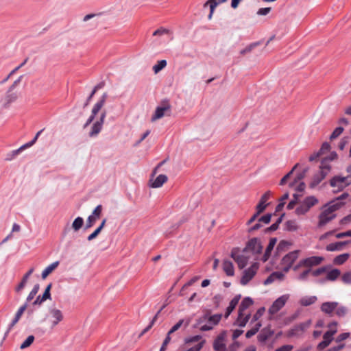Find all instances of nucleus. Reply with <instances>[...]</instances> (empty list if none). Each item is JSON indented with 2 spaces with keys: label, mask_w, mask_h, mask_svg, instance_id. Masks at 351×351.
Masks as SVG:
<instances>
[{
  "label": "nucleus",
  "mask_w": 351,
  "mask_h": 351,
  "mask_svg": "<svg viewBox=\"0 0 351 351\" xmlns=\"http://www.w3.org/2000/svg\"><path fill=\"white\" fill-rule=\"evenodd\" d=\"M221 317V314L211 315L209 312H207L203 316L199 317L197 321V324L199 326V330L201 331L212 330L215 326L218 324Z\"/></svg>",
  "instance_id": "obj_1"
},
{
  "label": "nucleus",
  "mask_w": 351,
  "mask_h": 351,
  "mask_svg": "<svg viewBox=\"0 0 351 351\" xmlns=\"http://www.w3.org/2000/svg\"><path fill=\"white\" fill-rule=\"evenodd\" d=\"M23 75H21L9 87L4 97L1 99V103L4 108H8L10 105L15 102L19 96V92L16 90V86L19 84Z\"/></svg>",
  "instance_id": "obj_2"
},
{
  "label": "nucleus",
  "mask_w": 351,
  "mask_h": 351,
  "mask_svg": "<svg viewBox=\"0 0 351 351\" xmlns=\"http://www.w3.org/2000/svg\"><path fill=\"white\" fill-rule=\"evenodd\" d=\"M342 203L337 202L328 206H325L319 216L318 226H324L327 223L332 220L336 216L335 212L338 210L342 206Z\"/></svg>",
  "instance_id": "obj_3"
},
{
  "label": "nucleus",
  "mask_w": 351,
  "mask_h": 351,
  "mask_svg": "<svg viewBox=\"0 0 351 351\" xmlns=\"http://www.w3.org/2000/svg\"><path fill=\"white\" fill-rule=\"evenodd\" d=\"M351 184V175L347 176H335L330 180V185L334 188V192L343 191Z\"/></svg>",
  "instance_id": "obj_4"
},
{
  "label": "nucleus",
  "mask_w": 351,
  "mask_h": 351,
  "mask_svg": "<svg viewBox=\"0 0 351 351\" xmlns=\"http://www.w3.org/2000/svg\"><path fill=\"white\" fill-rule=\"evenodd\" d=\"M231 257L237 263L238 267L240 269L244 268L250 258V254L245 249L240 250L238 248L232 249L231 252Z\"/></svg>",
  "instance_id": "obj_5"
},
{
  "label": "nucleus",
  "mask_w": 351,
  "mask_h": 351,
  "mask_svg": "<svg viewBox=\"0 0 351 351\" xmlns=\"http://www.w3.org/2000/svg\"><path fill=\"white\" fill-rule=\"evenodd\" d=\"M318 203V199L315 196L306 197L302 204L295 209L298 215H305L311 208Z\"/></svg>",
  "instance_id": "obj_6"
},
{
  "label": "nucleus",
  "mask_w": 351,
  "mask_h": 351,
  "mask_svg": "<svg viewBox=\"0 0 351 351\" xmlns=\"http://www.w3.org/2000/svg\"><path fill=\"white\" fill-rule=\"evenodd\" d=\"M170 112L171 105L168 101H165L156 108L151 120L152 121H155L162 118L165 115H169Z\"/></svg>",
  "instance_id": "obj_7"
},
{
  "label": "nucleus",
  "mask_w": 351,
  "mask_h": 351,
  "mask_svg": "<svg viewBox=\"0 0 351 351\" xmlns=\"http://www.w3.org/2000/svg\"><path fill=\"white\" fill-rule=\"evenodd\" d=\"M336 326L337 323L332 322L330 324H329L328 327L332 328L333 326L335 328ZM336 329H330L326 332L323 336L324 340L318 344L317 348L319 350H323L328 347L331 343L332 340L333 339V335L336 333Z\"/></svg>",
  "instance_id": "obj_8"
},
{
  "label": "nucleus",
  "mask_w": 351,
  "mask_h": 351,
  "mask_svg": "<svg viewBox=\"0 0 351 351\" xmlns=\"http://www.w3.org/2000/svg\"><path fill=\"white\" fill-rule=\"evenodd\" d=\"M300 251L295 250L285 255L282 259V265L285 271H288L295 261L298 258Z\"/></svg>",
  "instance_id": "obj_9"
},
{
  "label": "nucleus",
  "mask_w": 351,
  "mask_h": 351,
  "mask_svg": "<svg viewBox=\"0 0 351 351\" xmlns=\"http://www.w3.org/2000/svg\"><path fill=\"white\" fill-rule=\"evenodd\" d=\"M289 298V294H285L276 299L269 308V313L271 315L278 313L286 304Z\"/></svg>",
  "instance_id": "obj_10"
},
{
  "label": "nucleus",
  "mask_w": 351,
  "mask_h": 351,
  "mask_svg": "<svg viewBox=\"0 0 351 351\" xmlns=\"http://www.w3.org/2000/svg\"><path fill=\"white\" fill-rule=\"evenodd\" d=\"M62 311L57 308H52L49 311L48 321L51 328L57 326L63 319Z\"/></svg>",
  "instance_id": "obj_11"
},
{
  "label": "nucleus",
  "mask_w": 351,
  "mask_h": 351,
  "mask_svg": "<svg viewBox=\"0 0 351 351\" xmlns=\"http://www.w3.org/2000/svg\"><path fill=\"white\" fill-rule=\"evenodd\" d=\"M258 268V264L255 263L247 269L243 271V274L241 279V284L246 285L255 276Z\"/></svg>",
  "instance_id": "obj_12"
},
{
  "label": "nucleus",
  "mask_w": 351,
  "mask_h": 351,
  "mask_svg": "<svg viewBox=\"0 0 351 351\" xmlns=\"http://www.w3.org/2000/svg\"><path fill=\"white\" fill-rule=\"evenodd\" d=\"M324 259L322 256H311L304 258L300 261L298 265L295 267V269L299 267H306L310 269V267L313 266H317L321 264Z\"/></svg>",
  "instance_id": "obj_13"
},
{
  "label": "nucleus",
  "mask_w": 351,
  "mask_h": 351,
  "mask_svg": "<svg viewBox=\"0 0 351 351\" xmlns=\"http://www.w3.org/2000/svg\"><path fill=\"white\" fill-rule=\"evenodd\" d=\"M244 249L248 254L252 253L254 254H258L262 252L263 246L258 239L253 238L248 241Z\"/></svg>",
  "instance_id": "obj_14"
},
{
  "label": "nucleus",
  "mask_w": 351,
  "mask_h": 351,
  "mask_svg": "<svg viewBox=\"0 0 351 351\" xmlns=\"http://www.w3.org/2000/svg\"><path fill=\"white\" fill-rule=\"evenodd\" d=\"M43 130H40V131H38L36 136H34V138L29 142L25 143V145H22L21 147H20L19 149H15V150H13L10 154L9 156H10V158H8L7 159L8 160H11L12 158H14V157H16L18 154H19L23 150H24L26 148H28V147H30L31 146H32L37 141L38 136L40 135V134L43 132Z\"/></svg>",
  "instance_id": "obj_15"
},
{
  "label": "nucleus",
  "mask_w": 351,
  "mask_h": 351,
  "mask_svg": "<svg viewBox=\"0 0 351 351\" xmlns=\"http://www.w3.org/2000/svg\"><path fill=\"white\" fill-rule=\"evenodd\" d=\"M43 130H40V131H38L36 136H34V138L29 142L25 143V145H22L21 147H20L19 149H15V150H13L10 154L9 156H10V158H8L7 159L8 160H11L12 158H14V157H16L18 154H19L23 150H24L26 148H28V147H30L31 146H32L37 141L38 136L40 135V134L43 132Z\"/></svg>",
  "instance_id": "obj_16"
},
{
  "label": "nucleus",
  "mask_w": 351,
  "mask_h": 351,
  "mask_svg": "<svg viewBox=\"0 0 351 351\" xmlns=\"http://www.w3.org/2000/svg\"><path fill=\"white\" fill-rule=\"evenodd\" d=\"M106 116V111H104L101 114L99 121H97L96 123H95L92 127V130L89 134L90 136H97L102 128V125L104 123L105 117Z\"/></svg>",
  "instance_id": "obj_17"
},
{
  "label": "nucleus",
  "mask_w": 351,
  "mask_h": 351,
  "mask_svg": "<svg viewBox=\"0 0 351 351\" xmlns=\"http://www.w3.org/2000/svg\"><path fill=\"white\" fill-rule=\"evenodd\" d=\"M274 331L270 326L263 328L257 337L258 341L261 343H265L267 339L273 336Z\"/></svg>",
  "instance_id": "obj_18"
},
{
  "label": "nucleus",
  "mask_w": 351,
  "mask_h": 351,
  "mask_svg": "<svg viewBox=\"0 0 351 351\" xmlns=\"http://www.w3.org/2000/svg\"><path fill=\"white\" fill-rule=\"evenodd\" d=\"M228 0H208L207 1L204 5V7L206 8L207 6H209L210 8V13L208 16V19L210 20L213 17V14L215 12V10L216 7L222 3H226Z\"/></svg>",
  "instance_id": "obj_19"
},
{
  "label": "nucleus",
  "mask_w": 351,
  "mask_h": 351,
  "mask_svg": "<svg viewBox=\"0 0 351 351\" xmlns=\"http://www.w3.org/2000/svg\"><path fill=\"white\" fill-rule=\"evenodd\" d=\"M225 332L220 334L215 340L213 348L215 351H225L226 345L224 343Z\"/></svg>",
  "instance_id": "obj_20"
},
{
  "label": "nucleus",
  "mask_w": 351,
  "mask_h": 351,
  "mask_svg": "<svg viewBox=\"0 0 351 351\" xmlns=\"http://www.w3.org/2000/svg\"><path fill=\"white\" fill-rule=\"evenodd\" d=\"M337 306L338 302H326L322 304L321 311L325 313L326 314L330 315L332 313L335 311Z\"/></svg>",
  "instance_id": "obj_21"
},
{
  "label": "nucleus",
  "mask_w": 351,
  "mask_h": 351,
  "mask_svg": "<svg viewBox=\"0 0 351 351\" xmlns=\"http://www.w3.org/2000/svg\"><path fill=\"white\" fill-rule=\"evenodd\" d=\"M250 318V313H242L239 311L238 317L236 322H234V324L240 327H244L248 322Z\"/></svg>",
  "instance_id": "obj_22"
},
{
  "label": "nucleus",
  "mask_w": 351,
  "mask_h": 351,
  "mask_svg": "<svg viewBox=\"0 0 351 351\" xmlns=\"http://www.w3.org/2000/svg\"><path fill=\"white\" fill-rule=\"evenodd\" d=\"M311 321L308 320L305 322L301 323L293 328L290 332V335H295L299 332H302L306 330L311 326Z\"/></svg>",
  "instance_id": "obj_23"
},
{
  "label": "nucleus",
  "mask_w": 351,
  "mask_h": 351,
  "mask_svg": "<svg viewBox=\"0 0 351 351\" xmlns=\"http://www.w3.org/2000/svg\"><path fill=\"white\" fill-rule=\"evenodd\" d=\"M270 195L271 192L268 191L261 197L259 203L256 207V209L258 213H263L267 207L266 202L269 199Z\"/></svg>",
  "instance_id": "obj_24"
},
{
  "label": "nucleus",
  "mask_w": 351,
  "mask_h": 351,
  "mask_svg": "<svg viewBox=\"0 0 351 351\" xmlns=\"http://www.w3.org/2000/svg\"><path fill=\"white\" fill-rule=\"evenodd\" d=\"M350 243L351 241H345L330 243L326 247V250L328 252L339 251L343 246Z\"/></svg>",
  "instance_id": "obj_25"
},
{
  "label": "nucleus",
  "mask_w": 351,
  "mask_h": 351,
  "mask_svg": "<svg viewBox=\"0 0 351 351\" xmlns=\"http://www.w3.org/2000/svg\"><path fill=\"white\" fill-rule=\"evenodd\" d=\"M27 307V303L25 302L23 305H22L17 311L16 315H15V317L13 319V320L12 321L10 326H9V330H10L12 327H14L16 324L17 322L19 321V319H21L22 315L23 314V313L25 312V311L26 310Z\"/></svg>",
  "instance_id": "obj_26"
},
{
  "label": "nucleus",
  "mask_w": 351,
  "mask_h": 351,
  "mask_svg": "<svg viewBox=\"0 0 351 351\" xmlns=\"http://www.w3.org/2000/svg\"><path fill=\"white\" fill-rule=\"evenodd\" d=\"M241 298V295L235 296L230 302L229 306L226 308V311L225 313V317L228 318V316L231 314L233 310L235 308L236 306L238 304L239 300Z\"/></svg>",
  "instance_id": "obj_27"
},
{
  "label": "nucleus",
  "mask_w": 351,
  "mask_h": 351,
  "mask_svg": "<svg viewBox=\"0 0 351 351\" xmlns=\"http://www.w3.org/2000/svg\"><path fill=\"white\" fill-rule=\"evenodd\" d=\"M107 98V93H104L101 98L98 101L92 109V115L95 116L100 109L103 107Z\"/></svg>",
  "instance_id": "obj_28"
},
{
  "label": "nucleus",
  "mask_w": 351,
  "mask_h": 351,
  "mask_svg": "<svg viewBox=\"0 0 351 351\" xmlns=\"http://www.w3.org/2000/svg\"><path fill=\"white\" fill-rule=\"evenodd\" d=\"M276 243V239L274 238H272L269 240V244L267 246L266 250L265 252V254L263 257V261L265 262L267 261L269 257L270 256L271 252L273 250L275 245Z\"/></svg>",
  "instance_id": "obj_29"
},
{
  "label": "nucleus",
  "mask_w": 351,
  "mask_h": 351,
  "mask_svg": "<svg viewBox=\"0 0 351 351\" xmlns=\"http://www.w3.org/2000/svg\"><path fill=\"white\" fill-rule=\"evenodd\" d=\"M284 278V274L280 271L273 272L270 276L265 280V285H269L274 282L275 280H281Z\"/></svg>",
  "instance_id": "obj_30"
},
{
  "label": "nucleus",
  "mask_w": 351,
  "mask_h": 351,
  "mask_svg": "<svg viewBox=\"0 0 351 351\" xmlns=\"http://www.w3.org/2000/svg\"><path fill=\"white\" fill-rule=\"evenodd\" d=\"M223 269L228 276H232L234 274V266L231 261L225 260L223 263Z\"/></svg>",
  "instance_id": "obj_31"
},
{
  "label": "nucleus",
  "mask_w": 351,
  "mask_h": 351,
  "mask_svg": "<svg viewBox=\"0 0 351 351\" xmlns=\"http://www.w3.org/2000/svg\"><path fill=\"white\" fill-rule=\"evenodd\" d=\"M167 176L164 174L159 175L154 181L151 184L153 188H158L162 186L167 181Z\"/></svg>",
  "instance_id": "obj_32"
},
{
  "label": "nucleus",
  "mask_w": 351,
  "mask_h": 351,
  "mask_svg": "<svg viewBox=\"0 0 351 351\" xmlns=\"http://www.w3.org/2000/svg\"><path fill=\"white\" fill-rule=\"evenodd\" d=\"M317 300L316 296H305L300 300L299 303L303 306H308L315 303Z\"/></svg>",
  "instance_id": "obj_33"
},
{
  "label": "nucleus",
  "mask_w": 351,
  "mask_h": 351,
  "mask_svg": "<svg viewBox=\"0 0 351 351\" xmlns=\"http://www.w3.org/2000/svg\"><path fill=\"white\" fill-rule=\"evenodd\" d=\"M252 304L253 301L250 298H245L239 307V311L245 313V310L252 306Z\"/></svg>",
  "instance_id": "obj_34"
},
{
  "label": "nucleus",
  "mask_w": 351,
  "mask_h": 351,
  "mask_svg": "<svg viewBox=\"0 0 351 351\" xmlns=\"http://www.w3.org/2000/svg\"><path fill=\"white\" fill-rule=\"evenodd\" d=\"M58 265V262H54L47 266L42 272V278H46Z\"/></svg>",
  "instance_id": "obj_35"
},
{
  "label": "nucleus",
  "mask_w": 351,
  "mask_h": 351,
  "mask_svg": "<svg viewBox=\"0 0 351 351\" xmlns=\"http://www.w3.org/2000/svg\"><path fill=\"white\" fill-rule=\"evenodd\" d=\"M341 271L338 269H333L327 273L326 280L334 281L340 276Z\"/></svg>",
  "instance_id": "obj_36"
},
{
  "label": "nucleus",
  "mask_w": 351,
  "mask_h": 351,
  "mask_svg": "<svg viewBox=\"0 0 351 351\" xmlns=\"http://www.w3.org/2000/svg\"><path fill=\"white\" fill-rule=\"evenodd\" d=\"M349 256L350 255L348 253L338 255L334 258L333 263L337 265H342L348 259Z\"/></svg>",
  "instance_id": "obj_37"
},
{
  "label": "nucleus",
  "mask_w": 351,
  "mask_h": 351,
  "mask_svg": "<svg viewBox=\"0 0 351 351\" xmlns=\"http://www.w3.org/2000/svg\"><path fill=\"white\" fill-rule=\"evenodd\" d=\"M285 225V230L291 232L296 231L299 228L298 223L295 220H289L286 221Z\"/></svg>",
  "instance_id": "obj_38"
},
{
  "label": "nucleus",
  "mask_w": 351,
  "mask_h": 351,
  "mask_svg": "<svg viewBox=\"0 0 351 351\" xmlns=\"http://www.w3.org/2000/svg\"><path fill=\"white\" fill-rule=\"evenodd\" d=\"M106 219H104L102 221V222L100 224V226L92 234H90L88 237V241H92V240H93L94 239H95L97 237V235L100 233V232L101 231V230L104 227V226L106 224Z\"/></svg>",
  "instance_id": "obj_39"
},
{
  "label": "nucleus",
  "mask_w": 351,
  "mask_h": 351,
  "mask_svg": "<svg viewBox=\"0 0 351 351\" xmlns=\"http://www.w3.org/2000/svg\"><path fill=\"white\" fill-rule=\"evenodd\" d=\"M324 179V174H319L317 173L314 175L313 178V180L310 184L311 188H314L317 185H318Z\"/></svg>",
  "instance_id": "obj_40"
},
{
  "label": "nucleus",
  "mask_w": 351,
  "mask_h": 351,
  "mask_svg": "<svg viewBox=\"0 0 351 351\" xmlns=\"http://www.w3.org/2000/svg\"><path fill=\"white\" fill-rule=\"evenodd\" d=\"M167 66L165 60H160L153 66V71L155 73H158Z\"/></svg>",
  "instance_id": "obj_41"
},
{
  "label": "nucleus",
  "mask_w": 351,
  "mask_h": 351,
  "mask_svg": "<svg viewBox=\"0 0 351 351\" xmlns=\"http://www.w3.org/2000/svg\"><path fill=\"white\" fill-rule=\"evenodd\" d=\"M261 327V324L260 322L256 323V325L252 328H251L246 332L245 337L247 338L252 337L259 330Z\"/></svg>",
  "instance_id": "obj_42"
},
{
  "label": "nucleus",
  "mask_w": 351,
  "mask_h": 351,
  "mask_svg": "<svg viewBox=\"0 0 351 351\" xmlns=\"http://www.w3.org/2000/svg\"><path fill=\"white\" fill-rule=\"evenodd\" d=\"M83 223H84L83 219L82 217H78L73 222L72 228L75 231H77L78 230H80L82 227Z\"/></svg>",
  "instance_id": "obj_43"
},
{
  "label": "nucleus",
  "mask_w": 351,
  "mask_h": 351,
  "mask_svg": "<svg viewBox=\"0 0 351 351\" xmlns=\"http://www.w3.org/2000/svg\"><path fill=\"white\" fill-rule=\"evenodd\" d=\"M39 288H40V286L38 284H36L34 285L32 290L30 291V293H29V295L27 297V302H30L31 300H32L34 299V298L36 296V295L38 292Z\"/></svg>",
  "instance_id": "obj_44"
},
{
  "label": "nucleus",
  "mask_w": 351,
  "mask_h": 351,
  "mask_svg": "<svg viewBox=\"0 0 351 351\" xmlns=\"http://www.w3.org/2000/svg\"><path fill=\"white\" fill-rule=\"evenodd\" d=\"M34 341V337L29 335L20 346L21 349H25L30 346Z\"/></svg>",
  "instance_id": "obj_45"
},
{
  "label": "nucleus",
  "mask_w": 351,
  "mask_h": 351,
  "mask_svg": "<svg viewBox=\"0 0 351 351\" xmlns=\"http://www.w3.org/2000/svg\"><path fill=\"white\" fill-rule=\"evenodd\" d=\"M343 131V128L342 127H338L335 128V130L332 132L330 136V140H333L337 138L341 134Z\"/></svg>",
  "instance_id": "obj_46"
},
{
  "label": "nucleus",
  "mask_w": 351,
  "mask_h": 351,
  "mask_svg": "<svg viewBox=\"0 0 351 351\" xmlns=\"http://www.w3.org/2000/svg\"><path fill=\"white\" fill-rule=\"evenodd\" d=\"M205 343V340H202L197 345L193 347H191L187 350H183L182 351H200Z\"/></svg>",
  "instance_id": "obj_47"
},
{
  "label": "nucleus",
  "mask_w": 351,
  "mask_h": 351,
  "mask_svg": "<svg viewBox=\"0 0 351 351\" xmlns=\"http://www.w3.org/2000/svg\"><path fill=\"white\" fill-rule=\"evenodd\" d=\"M335 313L339 317L344 316L347 313V308L343 306H337V308H335Z\"/></svg>",
  "instance_id": "obj_48"
},
{
  "label": "nucleus",
  "mask_w": 351,
  "mask_h": 351,
  "mask_svg": "<svg viewBox=\"0 0 351 351\" xmlns=\"http://www.w3.org/2000/svg\"><path fill=\"white\" fill-rule=\"evenodd\" d=\"M51 287V285H49L46 289L45 292L43 293L42 297H41V301H45L46 300L50 298L51 294H50V289Z\"/></svg>",
  "instance_id": "obj_49"
},
{
  "label": "nucleus",
  "mask_w": 351,
  "mask_h": 351,
  "mask_svg": "<svg viewBox=\"0 0 351 351\" xmlns=\"http://www.w3.org/2000/svg\"><path fill=\"white\" fill-rule=\"evenodd\" d=\"M298 166V164H296L293 167V169H291V171L290 172H289L287 175H285L280 180V185H284L286 184L287 180L289 178L290 176L292 174L293 171L295 169V168Z\"/></svg>",
  "instance_id": "obj_50"
},
{
  "label": "nucleus",
  "mask_w": 351,
  "mask_h": 351,
  "mask_svg": "<svg viewBox=\"0 0 351 351\" xmlns=\"http://www.w3.org/2000/svg\"><path fill=\"white\" fill-rule=\"evenodd\" d=\"M341 280L346 284H351V272L348 271L343 274Z\"/></svg>",
  "instance_id": "obj_51"
},
{
  "label": "nucleus",
  "mask_w": 351,
  "mask_h": 351,
  "mask_svg": "<svg viewBox=\"0 0 351 351\" xmlns=\"http://www.w3.org/2000/svg\"><path fill=\"white\" fill-rule=\"evenodd\" d=\"M183 322H184V320L183 319H180L177 324H176L171 328V330L168 332L167 334H169V335H170L171 334H172L174 332H176V330H178L181 327V326L182 325Z\"/></svg>",
  "instance_id": "obj_52"
},
{
  "label": "nucleus",
  "mask_w": 351,
  "mask_h": 351,
  "mask_svg": "<svg viewBox=\"0 0 351 351\" xmlns=\"http://www.w3.org/2000/svg\"><path fill=\"white\" fill-rule=\"evenodd\" d=\"M330 149V145L328 143L326 142V143H324L319 151V152L320 153V154H325L326 152H328Z\"/></svg>",
  "instance_id": "obj_53"
},
{
  "label": "nucleus",
  "mask_w": 351,
  "mask_h": 351,
  "mask_svg": "<svg viewBox=\"0 0 351 351\" xmlns=\"http://www.w3.org/2000/svg\"><path fill=\"white\" fill-rule=\"evenodd\" d=\"M258 43H254L250 44L249 46H247L244 49L241 51V54H245L246 53L250 52L255 47L258 45Z\"/></svg>",
  "instance_id": "obj_54"
},
{
  "label": "nucleus",
  "mask_w": 351,
  "mask_h": 351,
  "mask_svg": "<svg viewBox=\"0 0 351 351\" xmlns=\"http://www.w3.org/2000/svg\"><path fill=\"white\" fill-rule=\"evenodd\" d=\"M160 311H159L157 314L153 317L152 322H150V324H149V326L147 327H146L142 332L141 335H143L145 334V332H147L154 325V322L156 321L157 319V317H158V315L159 314Z\"/></svg>",
  "instance_id": "obj_55"
},
{
  "label": "nucleus",
  "mask_w": 351,
  "mask_h": 351,
  "mask_svg": "<svg viewBox=\"0 0 351 351\" xmlns=\"http://www.w3.org/2000/svg\"><path fill=\"white\" fill-rule=\"evenodd\" d=\"M201 339H202V336H200V335H195V336H193L192 337L186 339H185V343H193V342H197V341H199Z\"/></svg>",
  "instance_id": "obj_56"
},
{
  "label": "nucleus",
  "mask_w": 351,
  "mask_h": 351,
  "mask_svg": "<svg viewBox=\"0 0 351 351\" xmlns=\"http://www.w3.org/2000/svg\"><path fill=\"white\" fill-rule=\"evenodd\" d=\"M170 341H171L170 335H169V334H167V335L166 338L165 339L160 349V351H165L167 349V346L169 344V343L170 342Z\"/></svg>",
  "instance_id": "obj_57"
},
{
  "label": "nucleus",
  "mask_w": 351,
  "mask_h": 351,
  "mask_svg": "<svg viewBox=\"0 0 351 351\" xmlns=\"http://www.w3.org/2000/svg\"><path fill=\"white\" fill-rule=\"evenodd\" d=\"M101 210H102V206L98 205L93 210L92 216H95V217H97V219H99L101 215Z\"/></svg>",
  "instance_id": "obj_58"
},
{
  "label": "nucleus",
  "mask_w": 351,
  "mask_h": 351,
  "mask_svg": "<svg viewBox=\"0 0 351 351\" xmlns=\"http://www.w3.org/2000/svg\"><path fill=\"white\" fill-rule=\"evenodd\" d=\"M310 272H311V269H306L305 271H304L299 275L298 279L300 280H306Z\"/></svg>",
  "instance_id": "obj_59"
},
{
  "label": "nucleus",
  "mask_w": 351,
  "mask_h": 351,
  "mask_svg": "<svg viewBox=\"0 0 351 351\" xmlns=\"http://www.w3.org/2000/svg\"><path fill=\"white\" fill-rule=\"evenodd\" d=\"M97 219V217H95V216L90 215L88 217L87 222H86L87 228H90V227L93 226V225L95 223V222L96 221Z\"/></svg>",
  "instance_id": "obj_60"
},
{
  "label": "nucleus",
  "mask_w": 351,
  "mask_h": 351,
  "mask_svg": "<svg viewBox=\"0 0 351 351\" xmlns=\"http://www.w3.org/2000/svg\"><path fill=\"white\" fill-rule=\"evenodd\" d=\"M350 337V333L349 332H344V333H341L340 334L336 339V341L337 342H341L342 341H344L346 340V339H348V337Z\"/></svg>",
  "instance_id": "obj_61"
},
{
  "label": "nucleus",
  "mask_w": 351,
  "mask_h": 351,
  "mask_svg": "<svg viewBox=\"0 0 351 351\" xmlns=\"http://www.w3.org/2000/svg\"><path fill=\"white\" fill-rule=\"evenodd\" d=\"M271 215L267 214L259 218L258 221L264 223H269L271 220Z\"/></svg>",
  "instance_id": "obj_62"
},
{
  "label": "nucleus",
  "mask_w": 351,
  "mask_h": 351,
  "mask_svg": "<svg viewBox=\"0 0 351 351\" xmlns=\"http://www.w3.org/2000/svg\"><path fill=\"white\" fill-rule=\"evenodd\" d=\"M293 349V346L292 345H284L277 348L275 351H291Z\"/></svg>",
  "instance_id": "obj_63"
},
{
  "label": "nucleus",
  "mask_w": 351,
  "mask_h": 351,
  "mask_svg": "<svg viewBox=\"0 0 351 351\" xmlns=\"http://www.w3.org/2000/svg\"><path fill=\"white\" fill-rule=\"evenodd\" d=\"M326 271V268L325 267H320V268H318V269L314 270L312 272V274L314 276H318L321 275L322 274L324 273Z\"/></svg>",
  "instance_id": "obj_64"
}]
</instances>
